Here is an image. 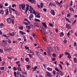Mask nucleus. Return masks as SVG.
<instances>
[{"label": "nucleus", "instance_id": "56", "mask_svg": "<svg viewBox=\"0 0 77 77\" xmlns=\"http://www.w3.org/2000/svg\"><path fill=\"white\" fill-rule=\"evenodd\" d=\"M14 77H16L17 76V72H15L14 73Z\"/></svg>", "mask_w": 77, "mask_h": 77}, {"label": "nucleus", "instance_id": "18", "mask_svg": "<svg viewBox=\"0 0 77 77\" xmlns=\"http://www.w3.org/2000/svg\"><path fill=\"white\" fill-rule=\"evenodd\" d=\"M33 16V14H31L30 15V16H29V19L30 20H31V18H32Z\"/></svg>", "mask_w": 77, "mask_h": 77}, {"label": "nucleus", "instance_id": "19", "mask_svg": "<svg viewBox=\"0 0 77 77\" xmlns=\"http://www.w3.org/2000/svg\"><path fill=\"white\" fill-rule=\"evenodd\" d=\"M17 69L18 71H21V72H22V70H21V69L20 67H18Z\"/></svg>", "mask_w": 77, "mask_h": 77}, {"label": "nucleus", "instance_id": "59", "mask_svg": "<svg viewBox=\"0 0 77 77\" xmlns=\"http://www.w3.org/2000/svg\"><path fill=\"white\" fill-rule=\"evenodd\" d=\"M43 39L44 41H45V42H46L47 41V39L45 38H43Z\"/></svg>", "mask_w": 77, "mask_h": 77}, {"label": "nucleus", "instance_id": "55", "mask_svg": "<svg viewBox=\"0 0 77 77\" xmlns=\"http://www.w3.org/2000/svg\"><path fill=\"white\" fill-rule=\"evenodd\" d=\"M39 54V53L38 52V51H36V55H38Z\"/></svg>", "mask_w": 77, "mask_h": 77}, {"label": "nucleus", "instance_id": "20", "mask_svg": "<svg viewBox=\"0 0 77 77\" xmlns=\"http://www.w3.org/2000/svg\"><path fill=\"white\" fill-rule=\"evenodd\" d=\"M56 4H57V5H58V6H60V5H61V4H60V3H59L58 2H56Z\"/></svg>", "mask_w": 77, "mask_h": 77}, {"label": "nucleus", "instance_id": "1", "mask_svg": "<svg viewBox=\"0 0 77 77\" xmlns=\"http://www.w3.org/2000/svg\"><path fill=\"white\" fill-rule=\"evenodd\" d=\"M19 8L20 9H22L23 11H25L26 8V5L24 4L19 5Z\"/></svg>", "mask_w": 77, "mask_h": 77}, {"label": "nucleus", "instance_id": "48", "mask_svg": "<svg viewBox=\"0 0 77 77\" xmlns=\"http://www.w3.org/2000/svg\"><path fill=\"white\" fill-rule=\"evenodd\" d=\"M8 42L9 44H11V41L9 39H8Z\"/></svg>", "mask_w": 77, "mask_h": 77}, {"label": "nucleus", "instance_id": "23", "mask_svg": "<svg viewBox=\"0 0 77 77\" xmlns=\"http://www.w3.org/2000/svg\"><path fill=\"white\" fill-rule=\"evenodd\" d=\"M69 10L70 11H72V12H74V10L72 8H70Z\"/></svg>", "mask_w": 77, "mask_h": 77}, {"label": "nucleus", "instance_id": "6", "mask_svg": "<svg viewBox=\"0 0 77 77\" xmlns=\"http://www.w3.org/2000/svg\"><path fill=\"white\" fill-rule=\"evenodd\" d=\"M26 10H25V14H26L27 13V11L29 10V5H26Z\"/></svg>", "mask_w": 77, "mask_h": 77}, {"label": "nucleus", "instance_id": "57", "mask_svg": "<svg viewBox=\"0 0 77 77\" xmlns=\"http://www.w3.org/2000/svg\"><path fill=\"white\" fill-rule=\"evenodd\" d=\"M3 8V5H2V4H0V8Z\"/></svg>", "mask_w": 77, "mask_h": 77}, {"label": "nucleus", "instance_id": "30", "mask_svg": "<svg viewBox=\"0 0 77 77\" xmlns=\"http://www.w3.org/2000/svg\"><path fill=\"white\" fill-rule=\"evenodd\" d=\"M74 61L75 63H77V59H76V58H75L74 59Z\"/></svg>", "mask_w": 77, "mask_h": 77}, {"label": "nucleus", "instance_id": "37", "mask_svg": "<svg viewBox=\"0 0 77 77\" xmlns=\"http://www.w3.org/2000/svg\"><path fill=\"white\" fill-rule=\"evenodd\" d=\"M60 74V75L62 76L63 75V73H62V72L61 71H59Z\"/></svg>", "mask_w": 77, "mask_h": 77}, {"label": "nucleus", "instance_id": "11", "mask_svg": "<svg viewBox=\"0 0 77 77\" xmlns=\"http://www.w3.org/2000/svg\"><path fill=\"white\" fill-rule=\"evenodd\" d=\"M2 36H4V37H5V38H6V39H8V38H9V36H7L6 35H3Z\"/></svg>", "mask_w": 77, "mask_h": 77}, {"label": "nucleus", "instance_id": "2", "mask_svg": "<svg viewBox=\"0 0 77 77\" xmlns=\"http://www.w3.org/2000/svg\"><path fill=\"white\" fill-rule=\"evenodd\" d=\"M7 44V41L4 40L2 42V45L3 47H5Z\"/></svg>", "mask_w": 77, "mask_h": 77}, {"label": "nucleus", "instance_id": "26", "mask_svg": "<svg viewBox=\"0 0 77 77\" xmlns=\"http://www.w3.org/2000/svg\"><path fill=\"white\" fill-rule=\"evenodd\" d=\"M26 68L27 69H29V68H30V66L29 65H27L26 66Z\"/></svg>", "mask_w": 77, "mask_h": 77}, {"label": "nucleus", "instance_id": "60", "mask_svg": "<svg viewBox=\"0 0 77 77\" xmlns=\"http://www.w3.org/2000/svg\"><path fill=\"white\" fill-rule=\"evenodd\" d=\"M36 14L37 15H40V14H39V13L36 12H35V15Z\"/></svg>", "mask_w": 77, "mask_h": 77}, {"label": "nucleus", "instance_id": "9", "mask_svg": "<svg viewBox=\"0 0 77 77\" xmlns=\"http://www.w3.org/2000/svg\"><path fill=\"white\" fill-rule=\"evenodd\" d=\"M47 75V76L49 77H51V74L50 73L48 72H47L46 73Z\"/></svg>", "mask_w": 77, "mask_h": 77}, {"label": "nucleus", "instance_id": "42", "mask_svg": "<svg viewBox=\"0 0 77 77\" xmlns=\"http://www.w3.org/2000/svg\"><path fill=\"white\" fill-rule=\"evenodd\" d=\"M35 20L36 21H38V22H40V20H39V19H35Z\"/></svg>", "mask_w": 77, "mask_h": 77}, {"label": "nucleus", "instance_id": "27", "mask_svg": "<svg viewBox=\"0 0 77 77\" xmlns=\"http://www.w3.org/2000/svg\"><path fill=\"white\" fill-rule=\"evenodd\" d=\"M39 15L40 14H37L36 15V17H37V18H40V17H41V16H40Z\"/></svg>", "mask_w": 77, "mask_h": 77}, {"label": "nucleus", "instance_id": "24", "mask_svg": "<svg viewBox=\"0 0 77 77\" xmlns=\"http://www.w3.org/2000/svg\"><path fill=\"white\" fill-rule=\"evenodd\" d=\"M38 25H39V24H38V23H34V26L38 27Z\"/></svg>", "mask_w": 77, "mask_h": 77}, {"label": "nucleus", "instance_id": "33", "mask_svg": "<svg viewBox=\"0 0 77 77\" xmlns=\"http://www.w3.org/2000/svg\"><path fill=\"white\" fill-rule=\"evenodd\" d=\"M24 20H25V21H26L28 22V23H30V21H29V20H28L27 19H24Z\"/></svg>", "mask_w": 77, "mask_h": 77}, {"label": "nucleus", "instance_id": "52", "mask_svg": "<svg viewBox=\"0 0 77 77\" xmlns=\"http://www.w3.org/2000/svg\"><path fill=\"white\" fill-rule=\"evenodd\" d=\"M8 50L11 51L12 50V48L11 47L9 48L8 49Z\"/></svg>", "mask_w": 77, "mask_h": 77}, {"label": "nucleus", "instance_id": "41", "mask_svg": "<svg viewBox=\"0 0 77 77\" xmlns=\"http://www.w3.org/2000/svg\"><path fill=\"white\" fill-rule=\"evenodd\" d=\"M22 73L23 74H25V75H26V74H27V72H23V71H22Z\"/></svg>", "mask_w": 77, "mask_h": 77}, {"label": "nucleus", "instance_id": "51", "mask_svg": "<svg viewBox=\"0 0 77 77\" xmlns=\"http://www.w3.org/2000/svg\"><path fill=\"white\" fill-rule=\"evenodd\" d=\"M25 60L26 61V62H28L29 60V58H27L25 59Z\"/></svg>", "mask_w": 77, "mask_h": 77}, {"label": "nucleus", "instance_id": "17", "mask_svg": "<svg viewBox=\"0 0 77 77\" xmlns=\"http://www.w3.org/2000/svg\"><path fill=\"white\" fill-rule=\"evenodd\" d=\"M54 50L56 51H59V48H58V47H56L55 48Z\"/></svg>", "mask_w": 77, "mask_h": 77}, {"label": "nucleus", "instance_id": "14", "mask_svg": "<svg viewBox=\"0 0 77 77\" xmlns=\"http://www.w3.org/2000/svg\"><path fill=\"white\" fill-rule=\"evenodd\" d=\"M28 51H29L30 53H32V55H34V52H33V51H31V50L30 49L28 50Z\"/></svg>", "mask_w": 77, "mask_h": 77}, {"label": "nucleus", "instance_id": "21", "mask_svg": "<svg viewBox=\"0 0 77 77\" xmlns=\"http://www.w3.org/2000/svg\"><path fill=\"white\" fill-rule=\"evenodd\" d=\"M70 27H71V26H70L68 24H66V28H67V29H68L69 28H70Z\"/></svg>", "mask_w": 77, "mask_h": 77}, {"label": "nucleus", "instance_id": "31", "mask_svg": "<svg viewBox=\"0 0 77 77\" xmlns=\"http://www.w3.org/2000/svg\"><path fill=\"white\" fill-rule=\"evenodd\" d=\"M37 68V66H35L34 67H33V71H35V70H36V69Z\"/></svg>", "mask_w": 77, "mask_h": 77}, {"label": "nucleus", "instance_id": "16", "mask_svg": "<svg viewBox=\"0 0 77 77\" xmlns=\"http://www.w3.org/2000/svg\"><path fill=\"white\" fill-rule=\"evenodd\" d=\"M42 24H43V26L45 27V28H47V25H46V24L45 23H42Z\"/></svg>", "mask_w": 77, "mask_h": 77}, {"label": "nucleus", "instance_id": "10", "mask_svg": "<svg viewBox=\"0 0 77 77\" xmlns=\"http://www.w3.org/2000/svg\"><path fill=\"white\" fill-rule=\"evenodd\" d=\"M5 12H6V15H8V14H9V11H8V9H6L5 10Z\"/></svg>", "mask_w": 77, "mask_h": 77}, {"label": "nucleus", "instance_id": "54", "mask_svg": "<svg viewBox=\"0 0 77 77\" xmlns=\"http://www.w3.org/2000/svg\"><path fill=\"white\" fill-rule=\"evenodd\" d=\"M67 42V40H64L63 42L64 44H66Z\"/></svg>", "mask_w": 77, "mask_h": 77}, {"label": "nucleus", "instance_id": "13", "mask_svg": "<svg viewBox=\"0 0 77 77\" xmlns=\"http://www.w3.org/2000/svg\"><path fill=\"white\" fill-rule=\"evenodd\" d=\"M20 33V34H21V35H25V34H26V32H24L21 31H20L19 32Z\"/></svg>", "mask_w": 77, "mask_h": 77}, {"label": "nucleus", "instance_id": "25", "mask_svg": "<svg viewBox=\"0 0 77 77\" xmlns=\"http://www.w3.org/2000/svg\"><path fill=\"white\" fill-rule=\"evenodd\" d=\"M8 8H9V12L10 13V14H12V11L11 10V8H11V7H9Z\"/></svg>", "mask_w": 77, "mask_h": 77}, {"label": "nucleus", "instance_id": "58", "mask_svg": "<svg viewBox=\"0 0 77 77\" xmlns=\"http://www.w3.org/2000/svg\"><path fill=\"white\" fill-rule=\"evenodd\" d=\"M16 7V5L15 4H13L12 5V8H14V7Z\"/></svg>", "mask_w": 77, "mask_h": 77}, {"label": "nucleus", "instance_id": "62", "mask_svg": "<svg viewBox=\"0 0 77 77\" xmlns=\"http://www.w3.org/2000/svg\"><path fill=\"white\" fill-rule=\"evenodd\" d=\"M24 24H25V25H28V24H29V23H27V22H24L23 23Z\"/></svg>", "mask_w": 77, "mask_h": 77}, {"label": "nucleus", "instance_id": "64", "mask_svg": "<svg viewBox=\"0 0 77 77\" xmlns=\"http://www.w3.org/2000/svg\"><path fill=\"white\" fill-rule=\"evenodd\" d=\"M3 51L2 49H0V53H3Z\"/></svg>", "mask_w": 77, "mask_h": 77}, {"label": "nucleus", "instance_id": "46", "mask_svg": "<svg viewBox=\"0 0 77 77\" xmlns=\"http://www.w3.org/2000/svg\"><path fill=\"white\" fill-rule=\"evenodd\" d=\"M49 25L51 27H53L54 26L53 23H49Z\"/></svg>", "mask_w": 77, "mask_h": 77}, {"label": "nucleus", "instance_id": "7", "mask_svg": "<svg viewBox=\"0 0 77 77\" xmlns=\"http://www.w3.org/2000/svg\"><path fill=\"white\" fill-rule=\"evenodd\" d=\"M51 12L53 15H55V12L53 10H51Z\"/></svg>", "mask_w": 77, "mask_h": 77}, {"label": "nucleus", "instance_id": "12", "mask_svg": "<svg viewBox=\"0 0 77 77\" xmlns=\"http://www.w3.org/2000/svg\"><path fill=\"white\" fill-rule=\"evenodd\" d=\"M9 35L11 36H14L15 35V33H14V32H13V33H10Z\"/></svg>", "mask_w": 77, "mask_h": 77}, {"label": "nucleus", "instance_id": "36", "mask_svg": "<svg viewBox=\"0 0 77 77\" xmlns=\"http://www.w3.org/2000/svg\"><path fill=\"white\" fill-rule=\"evenodd\" d=\"M69 5L70 6H71L72 5V1H71L70 3V5Z\"/></svg>", "mask_w": 77, "mask_h": 77}, {"label": "nucleus", "instance_id": "35", "mask_svg": "<svg viewBox=\"0 0 77 77\" xmlns=\"http://www.w3.org/2000/svg\"><path fill=\"white\" fill-rule=\"evenodd\" d=\"M3 26H4V24L3 23H1L0 25V27H1V28H2V27H3Z\"/></svg>", "mask_w": 77, "mask_h": 77}, {"label": "nucleus", "instance_id": "8", "mask_svg": "<svg viewBox=\"0 0 77 77\" xmlns=\"http://www.w3.org/2000/svg\"><path fill=\"white\" fill-rule=\"evenodd\" d=\"M47 34L49 36H51V35H52V32H51V31H49L47 33Z\"/></svg>", "mask_w": 77, "mask_h": 77}, {"label": "nucleus", "instance_id": "49", "mask_svg": "<svg viewBox=\"0 0 77 77\" xmlns=\"http://www.w3.org/2000/svg\"><path fill=\"white\" fill-rule=\"evenodd\" d=\"M19 29H20L21 30H23V26H20L19 27Z\"/></svg>", "mask_w": 77, "mask_h": 77}, {"label": "nucleus", "instance_id": "61", "mask_svg": "<svg viewBox=\"0 0 77 77\" xmlns=\"http://www.w3.org/2000/svg\"><path fill=\"white\" fill-rule=\"evenodd\" d=\"M48 55H50V51H48Z\"/></svg>", "mask_w": 77, "mask_h": 77}, {"label": "nucleus", "instance_id": "4", "mask_svg": "<svg viewBox=\"0 0 77 77\" xmlns=\"http://www.w3.org/2000/svg\"><path fill=\"white\" fill-rule=\"evenodd\" d=\"M12 19L11 18H7V21L8 22V23H11V22H12Z\"/></svg>", "mask_w": 77, "mask_h": 77}, {"label": "nucleus", "instance_id": "63", "mask_svg": "<svg viewBox=\"0 0 77 77\" xmlns=\"http://www.w3.org/2000/svg\"><path fill=\"white\" fill-rule=\"evenodd\" d=\"M28 55H29V57H31V58H32V57H33L32 56V55L30 54H28Z\"/></svg>", "mask_w": 77, "mask_h": 77}, {"label": "nucleus", "instance_id": "43", "mask_svg": "<svg viewBox=\"0 0 77 77\" xmlns=\"http://www.w3.org/2000/svg\"><path fill=\"white\" fill-rule=\"evenodd\" d=\"M53 57H56V54H55V53H54L53 54Z\"/></svg>", "mask_w": 77, "mask_h": 77}, {"label": "nucleus", "instance_id": "32", "mask_svg": "<svg viewBox=\"0 0 77 77\" xmlns=\"http://www.w3.org/2000/svg\"><path fill=\"white\" fill-rule=\"evenodd\" d=\"M65 55H66V54H67V55H68L69 56V55H70V54L68 53V52H65Z\"/></svg>", "mask_w": 77, "mask_h": 77}, {"label": "nucleus", "instance_id": "29", "mask_svg": "<svg viewBox=\"0 0 77 77\" xmlns=\"http://www.w3.org/2000/svg\"><path fill=\"white\" fill-rule=\"evenodd\" d=\"M0 13L1 14H4V11L3 10H0Z\"/></svg>", "mask_w": 77, "mask_h": 77}, {"label": "nucleus", "instance_id": "38", "mask_svg": "<svg viewBox=\"0 0 77 77\" xmlns=\"http://www.w3.org/2000/svg\"><path fill=\"white\" fill-rule=\"evenodd\" d=\"M63 56V54H60L59 56V58L60 59L61 57H62Z\"/></svg>", "mask_w": 77, "mask_h": 77}, {"label": "nucleus", "instance_id": "34", "mask_svg": "<svg viewBox=\"0 0 77 77\" xmlns=\"http://www.w3.org/2000/svg\"><path fill=\"white\" fill-rule=\"evenodd\" d=\"M43 6H44V4L42 3H41V8H43Z\"/></svg>", "mask_w": 77, "mask_h": 77}, {"label": "nucleus", "instance_id": "15", "mask_svg": "<svg viewBox=\"0 0 77 77\" xmlns=\"http://www.w3.org/2000/svg\"><path fill=\"white\" fill-rule=\"evenodd\" d=\"M26 27L27 29H29V30H30V29H31V26H29V25L26 26Z\"/></svg>", "mask_w": 77, "mask_h": 77}, {"label": "nucleus", "instance_id": "28", "mask_svg": "<svg viewBox=\"0 0 77 77\" xmlns=\"http://www.w3.org/2000/svg\"><path fill=\"white\" fill-rule=\"evenodd\" d=\"M48 71H52V69L51 68H50V67H48L47 68Z\"/></svg>", "mask_w": 77, "mask_h": 77}, {"label": "nucleus", "instance_id": "3", "mask_svg": "<svg viewBox=\"0 0 77 77\" xmlns=\"http://www.w3.org/2000/svg\"><path fill=\"white\" fill-rule=\"evenodd\" d=\"M29 11L30 12V14H32L33 13V8L31 6H29Z\"/></svg>", "mask_w": 77, "mask_h": 77}, {"label": "nucleus", "instance_id": "40", "mask_svg": "<svg viewBox=\"0 0 77 77\" xmlns=\"http://www.w3.org/2000/svg\"><path fill=\"white\" fill-rule=\"evenodd\" d=\"M17 68L15 67H13V70H15V71H17Z\"/></svg>", "mask_w": 77, "mask_h": 77}, {"label": "nucleus", "instance_id": "22", "mask_svg": "<svg viewBox=\"0 0 77 77\" xmlns=\"http://www.w3.org/2000/svg\"><path fill=\"white\" fill-rule=\"evenodd\" d=\"M60 37H63V35H64V34H63V32H61V33H60Z\"/></svg>", "mask_w": 77, "mask_h": 77}, {"label": "nucleus", "instance_id": "44", "mask_svg": "<svg viewBox=\"0 0 77 77\" xmlns=\"http://www.w3.org/2000/svg\"><path fill=\"white\" fill-rule=\"evenodd\" d=\"M0 69H1V70H4V69H5V67H0Z\"/></svg>", "mask_w": 77, "mask_h": 77}, {"label": "nucleus", "instance_id": "5", "mask_svg": "<svg viewBox=\"0 0 77 77\" xmlns=\"http://www.w3.org/2000/svg\"><path fill=\"white\" fill-rule=\"evenodd\" d=\"M17 77H21V74L19 71L17 72Z\"/></svg>", "mask_w": 77, "mask_h": 77}, {"label": "nucleus", "instance_id": "53", "mask_svg": "<svg viewBox=\"0 0 77 77\" xmlns=\"http://www.w3.org/2000/svg\"><path fill=\"white\" fill-rule=\"evenodd\" d=\"M55 69L57 71H58V72H59V70L57 68H55Z\"/></svg>", "mask_w": 77, "mask_h": 77}, {"label": "nucleus", "instance_id": "39", "mask_svg": "<svg viewBox=\"0 0 77 77\" xmlns=\"http://www.w3.org/2000/svg\"><path fill=\"white\" fill-rule=\"evenodd\" d=\"M16 63L17 65H19L20 63V62L19 61H17L16 62Z\"/></svg>", "mask_w": 77, "mask_h": 77}, {"label": "nucleus", "instance_id": "47", "mask_svg": "<svg viewBox=\"0 0 77 77\" xmlns=\"http://www.w3.org/2000/svg\"><path fill=\"white\" fill-rule=\"evenodd\" d=\"M72 14L71 13L68 14H67V17H70L71 15Z\"/></svg>", "mask_w": 77, "mask_h": 77}, {"label": "nucleus", "instance_id": "50", "mask_svg": "<svg viewBox=\"0 0 77 77\" xmlns=\"http://www.w3.org/2000/svg\"><path fill=\"white\" fill-rule=\"evenodd\" d=\"M25 48H26V50H29V47L25 46Z\"/></svg>", "mask_w": 77, "mask_h": 77}, {"label": "nucleus", "instance_id": "45", "mask_svg": "<svg viewBox=\"0 0 77 77\" xmlns=\"http://www.w3.org/2000/svg\"><path fill=\"white\" fill-rule=\"evenodd\" d=\"M32 36H34V37L36 38V34L33 33L32 34Z\"/></svg>", "mask_w": 77, "mask_h": 77}]
</instances>
